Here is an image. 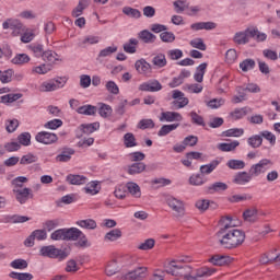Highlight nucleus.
Returning <instances> with one entry per match:
<instances>
[{"label":"nucleus","mask_w":280,"mask_h":280,"mask_svg":"<svg viewBox=\"0 0 280 280\" xmlns=\"http://www.w3.org/2000/svg\"><path fill=\"white\" fill-rule=\"evenodd\" d=\"M60 224V219H52V220H47L44 223V229L48 231V233H51L55 229H58V225Z\"/></svg>","instance_id":"60"},{"label":"nucleus","mask_w":280,"mask_h":280,"mask_svg":"<svg viewBox=\"0 0 280 280\" xmlns=\"http://www.w3.org/2000/svg\"><path fill=\"white\" fill-rule=\"evenodd\" d=\"M66 84H67V80L65 79L46 81L42 83V85L39 86V91H42L43 93H48L50 91H58V89H63Z\"/></svg>","instance_id":"9"},{"label":"nucleus","mask_w":280,"mask_h":280,"mask_svg":"<svg viewBox=\"0 0 280 280\" xmlns=\"http://www.w3.org/2000/svg\"><path fill=\"white\" fill-rule=\"evenodd\" d=\"M122 14H125V16H128L129 19H141V11L131 7H124Z\"/></svg>","instance_id":"38"},{"label":"nucleus","mask_w":280,"mask_h":280,"mask_svg":"<svg viewBox=\"0 0 280 280\" xmlns=\"http://www.w3.org/2000/svg\"><path fill=\"white\" fill-rule=\"evenodd\" d=\"M240 221L232 217H224L221 219L220 229L215 234V237L223 248H237L246 240V234L241 230H235L238 226Z\"/></svg>","instance_id":"1"},{"label":"nucleus","mask_w":280,"mask_h":280,"mask_svg":"<svg viewBox=\"0 0 280 280\" xmlns=\"http://www.w3.org/2000/svg\"><path fill=\"white\" fill-rule=\"evenodd\" d=\"M119 265L117 264V260H112L106 266L105 273L107 275V277H113V275H117Z\"/></svg>","instance_id":"47"},{"label":"nucleus","mask_w":280,"mask_h":280,"mask_svg":"<svg viewBox=\"0 0 280 280\" xmlns=\"http://www.w3.org/2000/svg\"><path fill=\"white\" fill-rule=\"evenodd\" d=\"M172 98L174 100L172 105L174 106L175 110H180V108H185V106L189 104V98H187L185 93L179 90L172 91Z\"/></svg>","instance_id":"8"},{"label":"nucleus","mask_w":280,"mask_h":280,"mask_svg":"<svg viewBox=\"0 0 280 280\" xmlns=\"http://www.w3.org/2000/svg\"><path fill=\"white\" fill-rule=\"evenodd\" d=\"M163 89V85L159 80H150L143 82L139 85V91H144L147 93H156Z\"/></svg>","instance_id":"13"},{"label":"nucleus","mask_w":280,"mask_h":280,"mask_svg":"<svg viewBox=\"0 0 280 280\" xmlns=\"http://www.w3.org/2000/svg\"><path fill=\"white\" fill-rule=\"evenodd\" d=\"M28 180L30 179L25 176H19L11 180V185L13 186V189H21L25 183H28Z\"/></svg>","instance_id":"52"},{"label":"nucleus","mask_w":280,"mask_h":280,"mask_svg":"<svg viewBox=\"0 0 280 280\" xmlns=\"http://www.w3.org/2000/svg\"><path fill=\"white\" fill-rule=\"evenodd\" d=\"M208 194H218L220 191H226L229 189V185L222 182H215L208 186Z\"/></svg>","instance_id":"27"},{"label":"nucleus","mask_w":280,"mask_h":280,"mask_svg":"<svg viewBox=\"0 0 280 280\" xmlns=\"http://www.w3.org/2000/svg\"><path fill=\"white\" fill-rule=\"evenodd\" d=\"M50 240L54 242H67V228L56 230L50 234Z\"/></svg>","instance_id":"35"},{"label":"nucleus","mask_w":280,"mask_h":280,"mask_svg":"<svg viewBox=\"0 0 280 280\" xmlns=\"http://www.w3.org/2000/svg\"><path fill=\"white\" fill-rule=\"evenodd\" d=\"M148 276V267H136L127 272L122 273L120 279L122 280H141Z\"/></svg>","instance_id":"6"},{"label":"nucleus","mask_w":280,"mask_h":280,"mask_svg":"<svg viewBox=\"0 0 280 280\" xmlns=\"http://www.w3.org/2000/svg\"><path fill=\"white\" fill-rule=\"evenodd\" d=\"M138 36L145 44H152V43H154L156 40V35L152 34L148 30L141 31Z\"/></svg>","instance_id":"39"},{"label":"nucleus","mask_w":280,"mask_h":280,"mask_svg":"<svg viewBox=\"0 0 280 280\" xmlns=\"http://www.w3.org/2000/svg\"><path fill=\"white\" fill-rule=\"evenodd\" d=\"M155 244L154 238H148L138 245V250H152Z\"/></svg>","instance_id":"55"},{"label":"nucleus","mask_w":280,"mask_h":280,"mask_svg":"<svg viewBox=\"0 0 280 280\" xmlns=\"http://www.w3.org/2000/svg\"><path fill=\"white\" fill-rule=\"evenodd\" d=\"M127 189H128L127 186L119 185L116 187V189L114 191V196L116 198H118L119 200H124V198H126V196H128Z\"/></svg>","instance_id":"59"},{"label":"nucleus","mask_w":280,"mask_h":280,"mask_svg":"<svg viewBox=\"0 0 280 280\" xmlns=\"http://www.w3.org/2000/svg\"><path fill=\"white\" fill-rule=\"evenodd\" d=\"M190 47H194L195 49H199L200 51H207V44H205V40L202 38L197 37L189 42Z\"/></svg>","instance_id":"50"},{"label":"nucleus","mask_w":280,"mask_h":280,"mask_svg":"<svg viewBox=\"0 0 280 280\" xmlns=\"http://www.w3.org/2000/svg\"><path fill=\"white\" fill-rule=\"evenodd\" d=\"M18 143L20 145L27 147L32 143V135L30 132H23L18 137Z\"/></svg>","instance_id":"58"},{"label":"nucleus","mask_w":280,"mask_h":280,"mask_svg":"<svg viewBox=\"0 0 280 280\" xmlns=\"http://www.w3.org/2000/svg\"><path fill=\"white\" fill-rule=\"evenodd\" d=\"M184 91H187V93H202V84L200 83H192V84H185L183 86Z\"/></svg>","instance_id":"51"},{"label":"nucleus","mask_w":280,"mask_h":280,"mask_svg":"<svg viewBox=\"0 0 280 280\" xmlns=\"http://www.w3.org/2000/svg\"><path fill=\"white\" fill-rule=\"evenodd\" d=\"M35 139L38 143H44V145H51V143H56V141H58V136L49 131H42L36 135Z\"/></svg>","instance_id":"11"},{"label":"nucleus","mask_w":280,"mask_h":280,"mask_svg":"<svg viewBox=\"0 0 280 280\" xmlns=\"http://www.w3.org/2000/svg\"><path fill=\"white\" fill-rule=\"evenodd\" d=\"M2 30H11L13 36H20L22 32H25V25L16 19H7L2 23Z\"/></svg>","instance_id":"7"},{"label":"nucleus","mask_w":280,"mask_h":280,"mask_svg":"<svg viewBox=\"0 0 280 280\" xmlns=\"http://www.w3.org/2000/svg\"><path fill=\"white\" fill-rule=\"evenodd\" d=\"M116 51H117V46L115 45L108 46L98 52L97 60H100V58H108V56H113V54H116Z\"/></svg>","instance_id":"49"},{"label":"nucleus","mask_w":280,"mask_h":280,"mask_svg":"<svg viewBox=\"0 0 280 280\" xmlns=\"http://www.w3.org/2000/svg\"><path fill=\"white\" fill-rule=\"evenodd\" d=\"M38 161V156L33 153H27L23 155L20 160V165H32V163H36Z\"/></svg>","instance_id":"48"},{"label":"nucleus","mask_w":280,"mask_h":280,"mask_svg":"<svg viewBox=\"0 0 280 280\" xmlns=\"http://www.w3.org/2000/svg\"><path fill=\"white\" fill-rule=\"evenodd\" d=\"M152 65H154L156 69H163V67H167V58L165 57V54L160 52L155 55L152 59Z\"/></svg>","instance_id":"28"},{"label":"nucleus","mask_w":280,"mask_h":280,"mask_svg":"<svg viewBox=\"0 0 280 280\" xmlns=\"http://www.w3.org/2000/svg\"><path fill=\"white\" fill-rule=\"evenodd\" d=\"M44 62H50L54 63L58 60V54L51 51V50H45L44 56L42 57Z\"/></svg>","instance_id":"61"},{"label":"nucleus","mask_w":280,"mask_h":280,"mask_svg":"<svg viewBox=\"0 0 280 280\" xmlns=\"http://www.w3.org/2000/svg\"><path fill=\"white\" fill-rule=\"evenodd\" d=\"M207 62L200 63L197 69L196 72L194 74V80L196 82H202L205 80V73H207Z\"/></svg>","instance_id":"30"},{"label":"nucleus","mask_w":280,"mask_h":280,"mask_svg":"<svg viewBox=\"0 0 280 280\" xmlns=\"http://www.w3.org/2000/svg\"><path fill=\"white\" fill-rule=\"evenodd\" d=\"M21 97H23V94L21 93L5 94L0 96V104H13V102H18V100H21Z\"/></svg>","instance_id":"36"},{"label":"nucleus","mask_w":280,"mask_h":280,"mask_svg":"<svg viewBox=\"0 0 280 280\" xmlns=\"http://www.w3.org/2000/svg\"><path fill=\"white\" fill-rule=\"evenodd\" d=\"M145 163L143 162L133 163L128 167V174H130V176H137V174L145 172Z\"/></svg>","instance_id":"26"},{"label":"nucleus","mask_w":280,"mask_h":280,"mask_svg":"<svg viewBox=\"0 0 280 280\" xmlns=\"http://www.w3.org/2000/svg\"><path fill=\"white\" fill-rule=\"evenodd\" d=\"M75 154V150L71 148H63L61 149L60 154L56 156V161L58 163H69L71 161V156Z\"/></svg>","instance_id":"20"},{"label":"nucleus","mask_w":280,"mask_h":280,"mask_svg":"<svg viewBox=\"0 0 280 280\" xmlns=\"http://www.w3.org/2000/svg\"><path fill=\"white\" fill-rule=\"evenodd\" d=\"M270 170V160H261L259 163L253 165L249 170L250 176H259Z\"/></svg>","instance_id":"12"},{"label":"nucleus","mask_w":280,"mask_h":280,"mask_svg":"<svg viewBox=\"0 0 280 280\" xmlns=\"http://www.w3.org/2000/svg\"><path fill=\"white\" fill-rule=\"evenodd\" d=\"M66 242H77V246L86 248L89 246V238L86 234L78 228H66Z\"/></svg>","instance_id":"3"},{"label":"nucleus","mask_w":280,"mask_h":280,"mask_svg":"<svg viewBox=\"0 0 280 280\" xmlns=\"http://www.w3.org/2000/svg\"><path fill=\"white\" fill-rule=\"evenodd\" d=\"M220 165L219 160H213L209 164H205L200 166L201 174H211L217 167Z\"/></svg>","instance_id":"40"},{"label":"nucleus","mask_w":280,"mask_h":280,"mask_svg":"<svg viewBox=\"0 0 280 280\" xmlns=\"http://www.w3.org/2000/svg\"><path fill=\"white\" fill-rule=\"evenodd\" d=\"M124 144L126 148H137V138L132 132L125 133Z\"/></svg>","instance_id":"46"},{"label":"nucleus","mask_w":280,"mask_h":280,"mask_svg":"<svg viewBox=\"0 0 280 280\" xmlns=\"http://www.w3.org/2000/svg\"><path fill=\"white\" fill-rule=\"evenodd\" d=\"M191 72L189 70H182L180 73L173 78V80L168 83L170 89H176V86H180L186 80V78H190Z\"/></svg>","instance_id":"18"},{"label":"nucleus","mask_w":280,"mask_h":280,"mask_svg":"<svg viewBox=\"0 0 280 280\" xmlns=\"http://www.w3.org/2000/svg\"><path fill=\"white\" fill-rule=\"evenodd\" d=\"M215 275V268L201 267L199 269L192 270L194 280L202 279L203 277H211Z\"/></svg>","instance_id":"21"},{"label":"nucleus","mask_w":280,"mask_h":280,"mask_svg":"<svg viewBox=\"0 0 280 280\" xmlns=\"http://www.w3.org/2000/svg\"><path fill=\"white\" fill-rule=\"evenodd\" d=\"M178 126H180V124L163 125L158 132V137H167V135H170V132H174Z\"/></svg>","instance_id":"33"},{"label":"nucleus","mask_w":280,"mask_h":280,"mask_svg":"<svg viewBox=\"0 0 280 280\" xmlns=\"http://www.w3.org/2000/svg\"><path fill=\"white\" fill-rule=\"evenodd\" d=\"M237 145H240V141L237 140H234L232 142H223L218 144V150H220L221 152H233V150H235Z\"/></svg>","instance_id":"34"},{"label":"nucleus","mask_w":280,"mask_h":280,"mask_svg":"<svg viewBox=\"0 0 280 280\" xmlns=\"http://www.w3.org/2000/svg\"><path fill=\"white\" fill-rule=\"evenodd\" d=\"M166 205L174 212L175 218H185V201L174 197H166Z\"/></svg>","instance_id":"4"},{"label":"nucleus","mask_w":280,"mask_h":280,"mask_svg":"<svg viewBox=\"0 0 280 280\" xmlns=\"http://www.w3.org/2000/svg\"><path fill=\"white\" fill-rule=\"evenodd\" d=\"M66 180L69 185H86V183H89V178L86 176L75 174L67 175Z\"/></svg>","instance_id":"22"},{"label":"nucleus","mask_w":280,"mask_h":280,"mask_svg":"<svg viewBox=\"0 0 280 280\" xmlns=\"http://www.w3.org/2000/svg\"><path fill=\"white\" fill-rule=\"evenodd\" d=\"M246 100V89L243 86L236 88V95L232 97V104H240Z\"/></svg>","instance_id":"37"},{"label":"nucleus","mask_w":280,"mask_h":280,"mask_svg":"<svg viewBox=\"0 0 280 280\" xmlns=\"http://www.w3.org/2000/svg\"><path fill=\"white\" fill-rule=\"evenodd\" d=\"M30 56L27 54H19L12 59L13 65H27L30 62Z\"/></svg>","instance_id":"57"},{"label":"nucleus","mask_w":280,"mask_h":280,"mask_svg":"<svg viewBox=\"0 0 280 280\" xmlns=\"http://www.w3.org/2000/svg\"><path fill=\"white\" fill-rule=\"evenodd\" d=\"M10 266L15 270H25L27 268V260L19 258L11 261Z\"/></svg>","instance_id":"63"},{"label":"nucleus","mask_w":280,"mask_h":280,"mask_svg":"<svg viewBox=\"0 0 280 280\" xmlns=\"http://www.w3.org/2000/svg\"><path fill=\"white\" fill-rule=\"evenodd\" d=\"M97 110L98 115L103 117V119H107V117H110L113 115V107L106 103H98L97 104Z\"/></svg>","instance_id":"23"},{"label":"nucleus","mask_w":280,"mask_h":280,"mask_svg":"<svg viewBox=\"0 0 280 280\" xmlns=\"http://www.w3.org/2000/svg\"><path fill=\"white\" fill-rule=\"evenodd\" d=\"M137 45H139V40L131 38L129 43L124 45V51H126V54H137Z\"/></svg>","instance_id":"44"},{"label":"nucleus","mask_w":280,"mask_h":280,"mask_svg":"<svg viewBox=\"0 0 280 280\" xmlns=\"http://www.w3.org/2000/svg\"><path fill=\"white\" fill-rule=\"evenodd\" d=\"M259 222V210L257 207H249L246 209V225L253 226Z\"/></svg>","instance_id":"17"},{"label":"nucleus","mask_w":280,"mask_h":280,"mask_svg":"<svg viewBox=\"0 0 280 280\" xmlns=\"http://www.w3.org/2000/svg\"><path fill=\"white\" fill-rule=\"evenodd\" d=\"M102 37L100 36L88 35L82 39L81 45H97V43H100Z\"/></svg>","instance_id":"62"},{"label":"nucleus","mask_w":280,"mask_h":280,"mask_svg":"<svg viewBox=\"0 0 280 280\" xmlns=\"http://www.w3.org/2000/svg\"><path fill=\"white\" fill-rule=\"evenodd\" d=\"M10 279H16V280H32L34 279V276L30 272H16L12 271L9 273Z\"/></svg>","instance_id":"45"},{"label":"nucleus","mask_w":280,"mask_h":280,"mask_svg":"<svg viewBox=\"0 0 280 280\" xmlns=\"http://www.w3.org/2000/svg\"><path fill=\"white\" fill-rule=\"evenodd\" d=\"M13 194H15V200L20 202V205H25L30 200V198H34V194H32V189L24 188H13Z\"/></svg>","instance_id":"10"},{"label":"nucleus","mask_w":280,"mask_h":280,"mask_svg":"<svg viewBox=\"0 0 280 280\" xmlns=\"http://www.w3.org/2000/svg\"><path fill=\"white\" fill-rule=\"evenodd\" d=\"M189 183L196 187H200V185H205V183H207V179H205V176L200 174H195L189 177Z\"/></svg>","instance_id":"53"},{"label":"nucleus","mask_w":280,"mask_h":280,"mask_svg":"<svg viewBox=\"0 0 280 280\" xmlns=\"http://www.w3.org/2000/svg\"><path fill=\"white\" fill-rule=\"evenodd\" d=\"M42 257H49L50 259H67V252L56 248L54 245L43 246L39 249Z\"/></svg>","instance_id":"5"},{"label":"nucleus","mask_w":280,"mask_h":280,"mask_svg":"<svg viewBox=\"0 0 280 280\" xmlns=\"http://www.w3.org/2000/svg\"><path fill=\"white\" fill-rule=\"evenodd\" d=\"M135 67L136 71H138L140 75H145L147 78L152 75V65H150L145 59L137 60Z\"/></svg>","instance_id":"15"},{"label":"nucleus","mask_w":280,"mask_h":280,"mask_svg":"<svg viewBox=\"0 0 280 280\" xmlns=\"http://www.w3.org/2000/svg\"><path fill=\"white\" fill-rule=\"evenodd\" d=\"M232 183L234 185H246V172H238L234 175Z\"/></svg>","instance_id":"64"},{"label":"nucleus","mask_w":280,"mask_h":280,"mask_svg":"<svg viewBox=\"0 0 280 280\" xmlns=\"http://www.w3.org/2000/svg\"><path fill=\"white\" fill-rule=\"evenodd\" d=\"M189 261H191V258L189 257L167 261L164 265V270L167 272V275H172L173 277H180L185 280H194L196 277H192L194 268L189 266Z\"/></svg>","instance_id":"2"},{"label":"nucleus","mask_w":280,"mask_h":280,"mask_svg":"<svg viewBox=\"0 0 280 280\" xmlns=\"http://www.w3.org/2000/svg\"><path fill=\"white\" fill-rule=\"evenodd\" d=\"M100 183L98 182H90L83 188L84 194H89L90 196H97L100 194Z\"/></svg>","instance_id":"24"},{"label":"nucleus","mask_w":280,"mask_h":280,"mask_svg":"<svg viewBox=\"0 0 280 280\" xmlns=\"http://www.w3.org/2000/svg\"><path fill=\"white\" fill-rule=\"evenodd\" d=\"M246 38H254L256 43H264L266 38H268V35H266V33L259 32L257 26H249L246 28Z\"/></svg>","instance_id":"14"},{"label":"nucleus","mask_w":280,"mask_h":280,"mask_svg":"<svg viewBox=\"0 0 280 280\" xmlns=\"http://www.w3.org/2000/svg\"><path fill=\"white\" fill-rule=\"evenodd\" d=\"M244 135L243 128H232L222 132V137H242Z\"/></svg>","instance_id":"56"},{"label":"nucleus","mask_w":280,"mask_h":280,"mask_svg":"<svg viewBox=\"0 0 280 280\" xmlns=\"http://www.w3.org/2000/svg\"><path fill=\"white\" fill-rule=\"evenodd\" d=\"M75 224L81 229H88V231L97 229V222H95L93 219L79 220L75 222Z\"/></svg>","instance_id":"29"},{"label":"nucleus","mask_w":280,"mask_h":280,"mask_svg":"<svg viewBox=\"0 0 280 280\" xmlns=\"http://www.w3.org/2000/svg\"><path fill=\"white\" fill-rule=\"evenodd\" d=\"M100 128V122H92V124H86V125H81L80 130L84 135H93V132L97 131Z\"/></svg>","instance_id":"43"},{"label":"nucleus","mask_w":280,"mask_h":280,"mask_svg":"<svg viewBox=\"0 0 280 280\" xmlns=\"http://www.w3.org/2000/svg\"><path fill=\"white\" fill-rule=\"evenodd\" d=\"M91 3L90 0H80L77 8L72 10V16L78 19V16H82L84 10H86L88 5Z\"/></svg>","instance_id":"25"},{"label":"nucleus","mask_w":280,"mask_h":280,"mask_svg":"<svg viewBox=\"0 0 280 280\" xmlns=\"http://www.w3.org/2000/svg\"><path fill=\"white\" fill-rule=\"evenodd\" d=\"M30 50L35 58H43V56H45V46H43V44H32Z\"/></svg>","instance_id":"42"},{"label":"nucleus","mask_w":280,"mask_h":280,"mask_svg":"<svg viewBox=\"0 0 280 280\" xmlns=\"http://www.w3.org/2000/svg\"><path fill=\"white\" fill-rule=\"evenodd\" d=\"M127 190L133 198H141V187L137 185L135 182L127 183Z\"/></svg>","instance_id":"41"},{"label":"nucleus","mask_w":280,"mask_h":280,"mask_svg":"<svg viewBox=\"0 0 280 280\" xmlns=\"http://www.w3.org/2000/svg\"><path fill=\"white\" fill-rule=\"evenodd\" d=\"M226 165L230 170H244L246 167V163L241 160H229Z\"/></svg>","instance_id":"54"},{"label":"nucleus","mask_w":280,"mask_h":280,"mask_svg":"<svg viewBox=\"0 0 280 280\" xmlns=\"http://www.w3.org/2000/svg\"><path fill=\"white\" fill-rule=\"evenodd\" d=\"M121 235L120 229H114L105 234L104 240L105 242H117V240H121Z\"/></svg>","instance_id":"32"},{"label":"nucleus","mask_w":280,"mask_h":280,"mask_svg":"<svg viewBox=\"0 0 280 280\" xmlns=\"http://www.w3.org/2000/svg\"><path fill=\"white\" fill-rule=\"evenodd\" d=\"M160 121H183V115L177 112H162L160 115Z\"/></svg>","instance_id":"19"},{"label":"nucleus","mask_w":280,"mask_h":280,"mask_svg":"<svg viewBox=\"0 0 280 280\" xmlns=\"http://www.w3.org/2000/svg\"><path fill=\"white\" fill-rule=\"evenodd\" d=\"M209 262L212 266H230V264H233V258L228 255L217 254L209 258Z\"/></svg>","instance_id":"16"},{"label":"nucleus","mask_w":280,"mask_h":280,"mask_svg":"<svg viewBox=\"0 0 280 280\" xmlns=\"http://www.w3.org/2000/svg\"><path fill=\"white\" fill-rule=\"evenodd\" d=\"M79 115L93 116L97 114V106L94 105H83L77 109Z\"/></svg>","instance_id":"31"}]
</instances>
